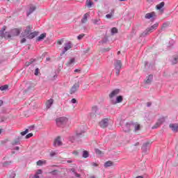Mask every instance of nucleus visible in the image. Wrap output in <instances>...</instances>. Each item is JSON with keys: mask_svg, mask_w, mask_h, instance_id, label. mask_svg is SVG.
Instances as JSON below:
<instances>
[{"mask_svg": "<svg viewBox=\"0 0 178 178\" xmlns=\"http://www.w3.org/2000/svg\"><path fill=\"white\" fill-rule=\"evenodd\" d=\"M111 166H113V162H112L111 161H106L104 163V168H109Z\"/></svg>", "mask_w": 178, "mask_h": 178, "instance_id": "393cba45", "label": "nucleus"}, {"mask_svg": "<svg viewBox=\"0 0 178 178\" xmlns=\"http://www.w3.org/2000/svg\"><path fill=\"white\" fill-rule=\"evenodd\" d=\"M34 10H35V6H31L30 7L29 12H27V16H30V15H31V13H33V12H34Z\"/></svg>", "mask_w": 178, "mask_h": 178, "instance_id": "b1692460", "label": "nucleus"}, {"mask_svg": "<svg viewBox=\"0 0 178 178\" xmlns=\"http://www.w3.org/2000/svg\"><path fill=\"white\" fill-rule=\"evenodd\" d=\"M152 80H154V75L149 74L146 77L145 84H151V83H152Z\"/></svg>", "mask_w": 178, "mask_h": 178, "instance_id": "2eb2a0df", "label": "nucleus"}, {"mask_svg": "<svg viewBox=\"0 0 178 178\" xmlns=\"http://www.w3.org/2000/svg\"><path fill=\"white\" fill-rule=\"evenodd\" d=\"M58 153L56 152H51L50 153V156L53 157L55 156V155H56Z\"/></svg>", "mask_w": 178, "mask_h": 178, "instance_id": "49530a36", "label": "nucleus"}, {"mask_svg": "<svg viewBox=\"0 0 178 178\" xmlns=\"http://www.w3.org/2000/svg\"><path fill=\"white\" fill-rule=\"evenodd\" d=\"M151 105H152V102H148L147 103V108H149V107L151 106Z\"/></svg>", "mask_w": 178, "mask_h": 178, "instance_id": "5fc2aeb1", "label": "nucleus"}, {"mask_svg": "<svg viewBox=\"0 0 178 178\" xmlns=\"http://www.w3.org/2000/svg\"><path fill=\"white\" fill-rule=\"evenodd\" d=\"M82 137H84V131H80L77 130L74 136L70 137V141H71V143H74V141H81L80 139L82 138Z\"/></svg>", "mask_w": 178, "mask_h": 178, "instance_id": "f03ea898", "label": "nucleus"}, {"mask_svg": "<svg viewBox=\"0 0 178 178\" xmlns=\"http://www.w3.org/2000/svg\"><path fill=\"white\" fill-rule=\"evenodd\" d=\"M147 66L149 67V69H152V67H153V66H154V64L150 63V64L148 65V62H147V61H145V67H147Z\"/></svg>", "mask_w": 178, "mask_h": 178, "instance_id": "f704fd0d", "label": "nucleus"}, {"mask_svg": "<svg viewBox=\"0 0 178 178\" xmlns=\"http://www.w3.org/2000/svg\"><path fill=\"white\" fill-rule=\"evenodd\" d=\"M118 33V29L116 27H113L111 29V35H115V34H117Z\"/></svg>", "mask_w": 178, "mask_h": 178, "instance_id": "72a5a7b5", "label": "nucleus"}, {"mask_svg": "<svg viewBox=\"0 0 178 178\" xmlns=\"http://www.w3.org/2000/svg\"><path fill=\"white\" fill-rule=\"evenodd\" d=\"M31 137H33V134L32 133L28 134L26 136V138H31Z\"/></svg>", "mask_w": 178, "mask_h": 178, "instance_id": "09e8293b", "label": "nucleus"}, {"mask_svg": "<svg viewBox=\"0 0 178 178\" xmlns=\"http://www.w3.org/2000/svg\"><path fill=\"white\" fill-rule=\"evenodd\" d=\"M108 124H109V119L108 118H104L99 122V126L100 127H102V129H105L108 127Z\"/></svg>", "mask_w": 178, "mask_h": 178, "instance_id": "9d476101", "label": "nucleus"}, {"mask_svg": "<svg viewBox=\"0 0 178 178\" xmlns=\"http://www.w3.org/2000/svg\"><path fill=\"white\" fill-rule=\"evenodd\" d=\"M152 143L149 141L145 142L142 146V151L144 154H148L149 151V147H151Z\"/></svg>", "mask_w": 178, "mask_h": 178, "instance_id": "39448f33", "label": "nucleus"}, {"mask_svg": "<svg viewBox=\"0 0 178 178\" xmlns=\"http://www.w3.org/2000/svg\"><path fill=\"white\" fill-rule=\"evenodd\" d=\"M57 44H58V45H62V44H63V40H58V42H57Z\"/></svg>", "mask_w": 178, "mask_h": 178, "instance_id": "603ef678", "label": "nucleus"}, {"mask_svg": "<svg viewBox=\"0 0 178 178\" xmlns=\"http://www.w3.org/2000/svg\"><path fill=\"white\" fill-rule=\"evenodd\" d=\"M39 72H40V69L36 68V69L35 70V76H38Z\"/></svg>", "mask_w": 178, "mask_h": 178, "instance_id": "de8ad7c7", "label": "nucleus"}, {"mask_svg": "<svg viewBox=\"0 0 178 178\" xmlns=\"http://www.w3.org/2000/svg\"><path fill=\"white\" fill-rule=\"evenodd\" d=\"M31 30H33V26H28L24 29V31L22 33V37H28V35L31 33Z\"/></svg>", "mask_w": 178, "mask_h": 178, "instance_id": "1a4fd4ad", "label": "nucleus"}, {"mask_svg": "<svg viewBox=\"0 0 178 178\" xmlns=\"http://www.w3.org/2000/svg\"><path fill=\"white\" fill-rule=\"evenodd\" d=\"M14 149H15L16 151H19V149H20V147H19L18 146L15 147L14 148Z\"/></svg>", "mask_w": 178, "mask_h": 178, "instance_id": "bf43d9fd", "label": "nucleus"}, {"mask_svg": "<svg viewBox=\"0 0 178 178\" xmlns=\"http://www.w3.org/2000/svg\"><path fill=\"white\" fill-rule=\"evenodd\" d=\"M85 35H86V34L82 33V34H81V35H79L77 36V39H78V40H82L83 38Z\"/></svg>", "mask_w": 178, "mask_h": 178, "instance_id": "58836bf2", "label": "nucleus"}, {"mask_svg": "<svg viewBox=\"0 0 178 178\" xmlns=\"http://www.w3.org/2000/svg\"><path fill=\"white\" fill-rule=\"evenodd\" d=\"M120 92V90L115 89L113 90L111 94L109 95L110 98H113V97H115V95H118Z\"/></svg>", "mask_w": 178, "mask_h": 178, "instance_id": "dca6fc26", "label": "nucleus"}, {"mask_svg": "<svg viewBox=\"0 0 178 178\" xmlns=\"http://www.w3.org/2000/svg\"><path fill=\"white\" fill-rule=\"evenodd\" d=\"M58 79V74H55L53 78L51 79V80H56Z\"/></svg>", "mask_w": 178, "mask_h": 178, "instance_id": "6e6d98bb", "label": "nucleus"}, {"mask_svg": "<svg viewBox=\"0 0 178 178\" xmlns=\"http://www.w3.org/2000/svg\"><path fill=\"white\" fill-rule=\"evenodd\" d=\"M37 35H38V33H37V31L31 32L28 37H26V38H29V40H33V38H35V37H37Z\"/></svg>", "mask_w": 178, "mask_h": 178, "instance_id": "f3484780", "label": "nucleus"}, {"mask_svg": "<svg viewBox=\"0 0 178 178\" xmlns=\"http://www.w3.org/2000/svg\"><path fill=\"white\" fill-rule=\"evenodd\" d=\"M27 133H29V129H26L25 131L21 132V135L26 136V134H27Z\"/></svg>", "mask_w": 178, "mask_h": 178, "instance_id": "79ce46f5", "label": "nucleus"}, {"mask_svg": "<svg viewBox=\"0 0 178 178\" xmlns=\"http://www.w3.org/2000/svg\"><path fill=\"white\" fill-rule=\"evenodd\" d=\"M79 72H80V70H79V69H76L74 70V73H79Z\"/></svg>", "mask_w": 178, "mask_h": 178, "instance_id": "e2e57ef3", "label": "nucleus"}, {"mask_svg": "<svg viewBox=\"0 0 178 178\" xmlns=\"http://www.w3.org/2000/svg\"><path fill=\"white\" fill-rule=\"evenodd\" d=\"M42 170H38L37 172H35V175L38 176V175H42Z\"/></svg>", "mask_w": 178, "mask_h": 178, "instance_id": "c03bdc74", "label": "nucleus"}, {"mask_svg": "<svg viewBox=\"0 0 178 178\" xmlns=\"http://www.w3.org/2000/svg\"><path fill=\"white\" fill-rule=\"evenodd\" d=\"M44 163H47L46 161L39 160L37 161L36 165L38 166H42V165H44Z\"/></svg>", "mask_w": 178, "mask_h": 178, "instance_id": "cd10ccee", "label": "nucleus"}, {"mask_svg": "<svg viewBox=\"0 0 178 178\" xmlns=\"http://www.w3.org/2000/svg\"><path fill=\"white\" fill-rule=\"evenodd\" d=\"M106 19H111L112 17V14H107L106 15Z\"/></svg>", "mask_w": 178, "mask_h": 178, "instance_id": "864d4df0", "label": "nucleus"}, {"mask_svg": "<svg viewBox=\"0 0 178 178\" xmlns=\"http://www.w3.org/2000/svg\"><path fill=\"white\" fill-rule=\"evenodd\" d=\"M173 59H174V60L172 61V63H173L174 65H176V63H177L178 56L175 57Z\"/></svg>", "mask_w": 178, "mask_h": 178, "instance_id": "37998d69", "label": "nucleus"}, {"mask_svg": "<svg viewBox=\"0 0 178 178\" xmlns=\"http://www.w3.org/2000/svg\"><path fill=\"white\" fill-rule=\"evenodd\" d=\"M30 65H31V63H30V61L26 63V66H30Z\"/></svg>", "mask_w": 178, "mask_h": 178, "instance_id": "13d9d810", "label": "nucleus"}, {"mask_svg": "<svg viewBox=\"0 0 178 178\" xmlns=\"http://www.w3.org/2000/svg\"><path fill=\"white\" fill-rule=\"evenodd\" d=\"M72 47H73V44L70 42L65 43L64 49L60 54V56H62L63 55H65V54H66V52H67V51H69V49H70Z\"/></svg>", "mask_w": 178, "mask_h": 178, "instance_id": "6e6552de", "label": "nucleus"}, {"mask_svg": "<svg viewBox=\"0 0 178 178\" xmlns=\"http://www.w3.org/2000/svg\"><path fill=\"white\" fill-rule=\"evenodd\" d=\"M137 145H140V143L139 142H137L136 143L134 144L135 147H137Z\"/></svg>", "mask_w": 178, "mask_h": 178, "instance_id": "0e129e2a", "label": "nucleus"}, {"mask_svg": "<svg viewBox=\"0 0 178 178\" xmlns=\"http://www.w3.org/2000/svg\"><path fill=\"white\" fill-rule=\"evenodd\" d=\"M67 122H69V120L66 117H60L56 120V125L58 127H63V126H65Z\"/></svg>", "mask_w": 178, "mask_h": 178, "instance_id": "7ed1b4c3", "label": "nucleus"}, {"mask_svg": "<svg viewBox=\"0 0 178 178\" xmlns=\"http://www.w3.org/2000/svg\"><path fill=\"white\" fill-rule=\"evenodd\" d=\"M11 163H12V161H5L4 163H3V166L4 168H6L9 166V165H10Z\"/></svg>", "mask_w": 178, "mask_h": 178, "instance_id": "e433bc0d", "label": "nucleus"}, {"mask_svg": "<svg viewBox=\"0 0 178 178\" xmlns=\"http://www.w3.org/2000/svg\"><path fill=\"white\" fill-rule=\"evenodd\" d=\"M83 158H88V152L87 150L83 152Z\"/></svg>", "mask_w": 178, "mask_h": 178, "instance_id": "4c0bfd02", "label": "nucleus"}, {"mask_svg": "<svg viewBox=\"0 0 178 178\" xmlns=\"http://www.w3.org/2000/svg\"><path fill=\"white\" fill-rule=\"evenodd\" d=\"M70 171L75 175L76 177H80L81 175L80 174L77 173V172H76V169L72 168Z\"/></svg>", "mask_w": 178, "mask_h": 178, "instance_id": "473e14b6", "label": "nucleus"}, {"mask_svg": "<svg viewBox=\"0 0 178 178\" xmlns=\"http://www.w3.org/2000/svg\"><path fill=\"white\" fill-rule=\"evenodd\" d=\"M54 147H59L62 145V141L60 140V136L57 137V138L55 139L54 143L53 144Z\"/></svg>", "mask_w": 178, "mask_h": 178, "instance_id": "4468645a", "label": "nucleus"}, {"mask_svg": "<svg viewBox=\"0 0 178 178\" xmlns=\"http://www.w3.org/2000/svg\"><path fill=\"white\" fill-rule=\"evenodd\" d=\"M108 41V36L106 35H104V38L99 42L100 44H106Z\"/></svg>", "mask_w": 178, "mask_h": 178, "instance_id": "bb28decb", "label": "nucleus"}, {"mask_svg": "<svg viewBox=\"0 0 178 178\" xmlns=\"http://www.w3.org/2000/svg\"><path fill=\"white\" fill-rule=\"evenodd\" d=\"M24 42H26V38H24L21 40V44H24Z\"/></svg>", "mask_w": 178, "mask_h": 178, "instance_id": "4d7b16f0", "label": "nucleus"}, {"mask_svg": "<svg viewBox=\"0 0 178 178\" xmlns=\"http://www.w3.org/2000/svg\"><path fill=\"white\" fill-rule=\"evenodd\" d=\"M163 122H165V118L161 117V118H159L158 122H157V126L159 124H162V123H163Z\"/></svg>", "mask_w": 178, "mask_h": 178, "instance_id": "2f4dec72", "label": "nucleus"}, {"mask_svg": "<svg viewBox=\"0 0 178 178\" xmlns=\"http://www.w3.org/2000/svg\"><path fill=\"white\" fill-rule=\"evenodd\" d=\"M92 166H98V165H97V163H94L92 164Z\"/></svg>", "mask_w": 178, "mask_h": 178, "instance_id": "774afa93", "label": "nucleus"}, {"mask_svg": "<svg viewBox=\"0 0 178 178\" xmlns=\"http://www.w3.org/2000/svg\"><path fill=\"white\" fill-rule=\"evenodd\" d=\"M86 5L88 8H92L94 3L92 1H91V0H87Z\"/></svg>", "mask_w": 178, "mask_h": 178, "instance_id": "a878e982", "label": "nucleus"}, {"mask_svg": "<svg viewBox=\"0 0 178 178\" xmlns=\"http://www.w3.org/2000/svg\"><path fill=\"white\" fill-rule=\"evenodd\" d=\"M34 59L33 58H32V59H31L30 60H29V62H30V63L31 64V63H34Z\"/></svg>", "mask_w": 178, "mask_h": 178, "instance_id": "052dcab7", "label": "nucleus"}, {"mask_svg": "<svg viewBox=\"0 0 178 178\" xmlns=\"http://www.w3.org/2000/svg\"><path fill=\"white\" fill-rule=\"evenodd\" d=\"M155 16H156L155 12L148 13L145 15V19H151V21L154 22V20H155V18H154Z\"/></svg>", "mask_w": 178, "mask_h": 178, "instance_id": "f8f14e48", "label": "nucleus"}, {"mask_svg": "<svg viewBox=\"0 0 178 178\" xmlns=\"http://www.w3.org/2000/svg\"><path fill=\"white\" fill-rule=\"evenodd\" d=\"M16 177V174L15 172H12L8 178H15Z\"/></svg>", "mask_w": 178, "mask_h": 178, "instance_id": "a18cd8bd", "label": "nucleus"}, {"mask_svg": "<svg viewBox=\"0 0 178 178\" xmlns=\"http://www.w3.org/2000/svg\"><path fill=\"white\" fill-rule=\"evenodd\" d=\"M156 28V24H154L153 26H152L150 28H148L147 29H146L142 34H141V37H145V35H148V34H149V33H152V31H154V30H155V29Z\"/></svg>", "mask_w": 178, "mask_h": 178, "instance_id": "0eeeda50", "label": "nucleus"}, {"mask_svg": "<svg viewBox=\"0 0 178 178\" xmlns=\"http://www.w3.org/2000/svg\"><path fill=\"white\" fill-rule=\"evenodd\" d=\"M122 101H123V97L120 95L117 97L115 102H113V104H120Z\"/></svg>", "mask_w": 178, "mask_h": 178, "instance_id": "5701e85b", "label": "nucleus"}, {"mask_svg": "<svg viewBox=\"0 0 178 178\" xmlns=\"http://www.w3.org/2000/svg\"><path fill=\"white\" fill-rule=\"evenodd\" d=\"M130 126H131L130 123L127 122L126 124L122 127L123 131L125 133H129V131H130Z\"/></svg>", "mask_w": 178, "mask_h": 178, "instance_id": "6ab92c4d", "label": "nucleus"}, {"mask_svg": "<svg viewBox=\"0 0 178 178\" xmlns=\"http://www.w3.org/2000/svg\"><path fill=\"white\" fill-rule=\"evenodd\" d=\"M8 88H9V86L8 85L1 86H0V91H6Z\"/></svg>", "mask_w": 178, "mask_h": 178, "instance_id": "7c9ffc66", "label": "nucleus"}, {"mask_svg": "<svg viewBox=\"0 0 178 178\" xmlns=\"http://www.w3.org/2000/svg\"><path fill=\"white\" fill-rule=\"evenodd\" d=\"M163 12H165V2L162 1L156 6V14L161 16L163 15Z\"/></svg>", "mask_w": 178, "mask_h": 178, "instance_id": "20e7f679", "label": "nucleus"}, {"mask_svg": "<svg viewBox=\"0 0 178 178\" xmlns=\"http://www.w3.org/2000/svg\"><path fill=\"white\" fill-rule=\"evenodd\" d=\"M115 74L116 76H119L120 74V70H115Z\"/></svg>", "mask_w": 178, "mask_h": 178, "instance_id": "3c124183", "label": "nucleus"}, {"mask_svg": "<svg viewBox=\"0 0 178 178\" xmlns=\"http://www.w3.org/2000/svg\"><path fill=\"white\" fill-rule=\"evenodd\" d=\"M32 178H40V176L35 175Z\"/></svg>", "mask_w": 178, "mask_h": 178, "instance_id": "680f3d73", "label": "nucleus"}, {"mask_svg": "<svg viewBox=\"0 0 178 178\" xmlns=\"http://www.w3.org/2000/svg\"><path fill=\"white\" fill-rule=\"evenodd\" d=\"M114 65L115 70H120L122 69V61L120 60H115Z\"/></svg>", "mask_w": 178, "mask_h": 178, "instance_id": "ddd939ff", "label": "nucleus"}, {"mask_svg": "<svg viewBox=\"0 0 178 178\" xmlns=\"http://www.w3.org/2000/svg\"><path fill=\"white\" fill-rule=\"evenodd\" d=\"M90 17V13H87L83 15V19H81V23L84 24V23H87V19Z\"/></svg>", "mask_w": 178, "mask_h": 178, "instance_id": "aec40b11", "label": "nucleus"}, {"mask_svg": "<svg viewBox=\"0 0 178 178\" xmlns=\"http://www.w3.org/2000/svg\"><path fill=\"white\" fill-rule=\"evenodd\" d=\"M54 104V99H49L47 103H46V106L48 109H49V108H51V106H52V104Z\"/></svg>", "mask_w": 178, "mask_h": 178, "instance_id": "4be33fe9", "label": "nucleus"}, {"mask_svg": "<svg viewBox=\"0 0 178 178\" xmlns=\"http://www.w3.org/2000/svg\"><path fill=\"white\" fill-rule=\"evenodd\" d=\"M71 102H72V104H76L77 100L75 98H73V99H72Z\"/></svg>", "mask_w": 178, "mask_h": 178, "instance_id": "8fccbe9b", "label": "nucleus"}, {"mask_svg": "<svg viewBox=\"0 0 178 178\" xmlns=\"http://www.w3.org/2000/svg\"><path fill=\"white\" fill-rule=\"evenodd\" d=\"M17 140L18 141H20V140H22V136H18L17 138Z\"/></svg>", "mask_w": 178, "mask_h": 178, "instance_id": "69168bd1", "label": "nucleus"}, {"mask_svg": "<svg viewBox=\"0 0 178 178\" xmlns=\"http://www.w3.org/2000/svg\"><path fill=\"white\" fill-rule=\"evenodd\" d=\"M92 23H93V24L99 26V24H101V19H92Z\"/></svg>", "mask_w": 178, "mask_h": 178, "instance_id": "c756f323", "label": "nucleus"}, {"mask_svg": "<svg viewBox=\"0 0 178 178\" xmlns=\"http://www.w3.org/2000/svg\"><path fill=\"white\" fill-rule=\"evenodd\" d=\"M47 37V33H42L39 37L37 38L36 41L40 42V41H42V40H44V38H45Z\"/></svg>", "mask_w": 178, "mask_h": 178, "instance_id": "412c9836", "label": "nucleus"}, {"mask_svg": "<svg viewBox=\"0 0 178 178\" xmlns=\"http://www.w3.org/2000/svg\"><path fill=\"white\" fill-rule=\"evenodd\" d=\"M3 104V101L0 100V106H2Z\"/></svg>", "mask_w": 178, "mask_h": 178, "instance_id": "338daca9", "label": "nucleus"}, {"mask_svg": "<svg viewBox=\"0 0 178 178\" xmlns=\"http://www.w3.org/2000/svg\"><path fill=\"white\" fill-rule=\"evenodd\" d=\"M95 153L97 155H101V154H102V152H101V150H99V149H95Z\"/></svg>", "mask_w": 178, "mask_h": 178, "instance_id": "a19ab883", "label": "nucleus"}, {"mask_svg": "<svg viewBox=\"0 0 178 178\" xmlns=\"http://www.w3.org/2000/svg\"><path fill=\"white\" fill-rule=\"evenodd\" d=\"M79 88H80V84L79 83L74 84L70 90V94H74L79 90Z\"/></svg>", "mask_w": 178, "mask_h": 178, "instance_id": "9b49d317", "label": "nucleus"}, {"mask_svg": "<svg viewBox=\"0 0 178 178\" xmlns=\"http://www.w3.org/2000/svg\"><path fill=\"white\" fill-rule=\"evenodd\" d=\"M97 115H99V112H98V106H94L92 107V112L90 114L91 119H94L97 118Z\"/></svg>", "mask_w": 178, "mask_h": 178, "instance_id": "423d86ee", "label": "nucleus"}, {"mask_svg": "<svg viewBox=\"0 0 178 178\" xmlns=\"http://www.w3.org/2000/svg\"><path fill=\"white\" fill-rule=\"evenodd\" d=\"M170 129H172V131H175V133H177L178 124H170Z\"/></svg>", "mask_w": 178, "mask_h": 178, "instance_id": "a211bd4d", "label": "nucleus"}, {"mask_svg": "<svg viewBox=\"0 0 178 178\" xmlns=\"http://www.w3.org/2000/svg\"><path fill=\"white\" fill-rule=\"evenodd\" d=\"M134 126V131H140V124H136Z\"/></svg>", "mask_w": 178, "mask_h": 178, "instance_id": "c9c22d12", "label": "nucleus"}, {"mask_svg": "<svg viewBox=\"0 0 178 178\" xmlns=\"http://www.w3.org/2000/svg\"><path fill=\"white\" fill-rule=\"evenodd\" d=\"M18 144H20V141L17 140V139L13 143V145H18Z\"/></svg>", "mask_w": 178, "mask_h": 178, "instance_id": "ea45409f", "label": "nucleus"}, {"mask_svg": "<svg viewBox=\"0 0 178 178\" xmlns=\"http://www.w3.org/2000/svg\"><path fill=\"white\" fill-rule=\"evenodd\" d=\"M75 59L74 58H71L66 64L67 66H72L73 63H74Z\"/></svg>", "mask_w": 178, "mask_h": 178, "instance_id": "c85d7f7f", "label": "nucleus"}, {"mask_svg": "<svg viewBox=\"0 0 178 178\" xmlns=\"http://www.w3.org/2000/svg\"><path fill=\"white\" fill-rule=\"evenodd\" d=\"M19 34H20V30L18 29H12L10 32L6 31V26H3L0 30V37L6 38V40L11 38V37H16Z\"/></svg>", "mask_w": 178, "mask_h": 178, "instance_id": "f257e3e1", "label": "nucleus"}]
</instances>
